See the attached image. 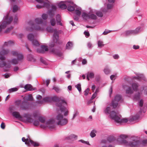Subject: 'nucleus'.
Listing matches in <instances>:
<instances>
[{"label": "nucleus", "instance_id": "obj_26", "mask_svg": "<svg viewBox=\"0 0 147 147\" xmlns=\"http://www.w3.org/2000/svg\"><path fill=\"white\" fill-rule=\"evenodd\" d=\"M131 86L133 90L134 91H136L139 86L138 84V83H134L132 84Z\"/></svg>", "mask_w": 147, "mask_h": 147}, {"label": "nucleus", "instance_id": "obj_51", "mask_svg": "<svg viewBox=\"0 0 147 147\" xmlns=\"http://www.w3.org/2000/svg\"><path fill=\"white\" fill-rule=\"evenodd\" d=\"M79 141L81 142L82 143L85 144L89 145H90L89 142L88 141H86L82 140H79Z\"/></svg>", "mask_w": 147, "mask_h": 147}, {"label": "nucleus", "instance_id": "obj_21", "mask_svg": "<svg viewBox=\"0 0 147 147\" xmlns=\"http://www.w3.org/2000/svg\"><path fill=\"white\" fill-rule=\"evenodd\" d=\"M24 117L26 118V120L28 122L32 123L33 122L32 119L30 115L29 114L27 113L24 114Z\"/></svg>", "mask_w": 147, "mask_h": 147}, {"label": "nucleus", "instance_id": "obj_46", "mask_svg": "<svg viewBox=\"0 0 147 147\" xmlns=\"http://www.w3.org/2000/svg\"><path fill=\"white\" fill-rule=\"evenodd\" d=\"M113 7V4L108 3L107 5V8L108 9H112Z\"/></svg>", "mask_w": 147, "mask_h": 147}, {"label": "nucleus", "instance_id": "obj_10", "mask_svg": "<svg viewBox=\"0 0 147 147\" xmlns=\"http://www.w3.org/2000/svg\"><path fill=\"white\" fill-rule=\"evenodd\" d=\"M141 28V27L139 26L137 28L134 30H130L126 31L125 32V35L126 36H127L131 35L137 34L139 32Z\"/></svg>", "mask_w": 147, "mask_h": 147}, {"label": "nucleus", "instance_id": "obj_13", "mask_svg": "<svg viewBox=\"0 0 147 147\" xmlns=\"http://www.w3.org/2000/svg\"><path fill=\"white\" fill-rule=\"evenodd\" d=\"M51 9L48 11V13L50 17H53L55 15L54 11L56 10L57 7L53 5H51Z\"/></svg>", "mask_w": 147, "mask_h": 147}, {"label": "nucleus", "instance_id": "obj_18", "mask_svg": "<svg viewBox=\"0 0 147 147\" xmlns=\"http://www.w3.org/2000/svg\"><path fill=\"white\" fill-rule=\"evenodd\" d=\"M74 3L71 1L69 2L68 3H66L67 6V10L69 11H73L74 9L75 8L74 6L72 5H73Z\"/></svg>", "mask_w": 147, "mask_h": 147}, {"label": "nucleus", "instance_id": "obj_50", "mask_svg": "<svg viewBox=\"0 0 147 147\" xmlns=\"http://www.w3.org/2000/svg\"><path fill=\"white\" fill-rule=\"evenodd\" d=\"M75 13L78 16H80L81 14V12L78 10H76L75 11Z\"/></svg>", "mask_w": 147, "mask_h": 147}, {"label": "nucleus", "instance_id": "obj_4", "mask_svg": "<svg viewBox=\"0 0 147 147\" xmlns=\"http://www.w3.org/2000/svg\"><path fill=\"white\" fill-rule=\"evenodd\" d=\"M51 101H54L56 102V103H61V102L63 103L66 104V102L63 99L61 98H58L57 96H54L52 98L50 97H46L43 98V100L39 101L36 102V103L38 104H42L43 102H51Z\"/></svg>", "mask_w": 147, "mask_h": 147}, {"label": "nucleus", "instance_id": "obj_24", "mask_svg": "<svg viewBox=\"0 0 147 147\" xmlns=\"http://www.w3.org/2000/svg\"><path fill=\"white\" fill-rule=\"evenodd\" d=\"M29 40L31 41L32 42L33 40H34V36L32 34H30L28 35L27 36Z\"/></svg>", "mask_w": 147, "mask_h": 147}, {"label": "nucleus", "instance_id": "obj_53", "mask_svg": "<svg viewBox=\"0 0 147 147\" xmlns=\"http://www.w3.org/2000/svg\"><path fill=\"white\" fill-rule=\"evenodd\" d=\"M97 15L100 17H102L103 16V14L102 12L100 11H98L96 13Z\"/></svg>", "mask_w": 147, "mask_h": 147}, {"label": "nucleus", "instance_id": "obj_45", "mask_svg": "<svg viewBox=\"0 0 147 147\" xmlns=\"http://www.w3.org/2000/svg\"><path fill=\"white\" fill-rule=\"evenodd\" d=\"M104 72L105 74H108L110 73L111 71L108 68L106 67L104 69Z\"/></svg>", "mask_w": 147, "mask_h": 147}, {"label": "nucleus", "instance_id": "obj_41", "mask_svg": "<svg viewBox=\"0 0 147 147\" xmlns=\"http://www.w3.org/2000/svg\"><path fill=\"white\" fill-rule=\"evenodd\" d=\"M50 23L52 26H54L56 24V21L55 19L53 18H52L50 20Z\"/></svg>", "mask_w": 147, "mask_h": 147}, {"label": "nucleus", "instance_id": "obj_56", "mask_svg": "<svg viewBox=\"0 0 147 147\" xmlns=\"http://www.w3.org/2000/svg\"><path fill=\"white\" fill-rule=\"evenodd\" d=\"M82 16V17L84 19H86L87 17H88V15L85 13H83Z\"/></svg>", "mask_w": 147, "mask_h": 147}, {"label": "nucleus", "instance_id": "obj_17", "mask_svg": "<svg viewBox=\"0 0 147 147\" xmlns=\"http://www.w3.org/2000/svg\"><path fill=\"white\" fill-rule=\"evenodd\" d=\"M54 34L53 36V41L55 43H56L59 39L58 32L56 29L54 30Z\"/></svg>", "mask_w": 147, "mask_h": 147}, {"label": "nucleus", "instance_id": "obj_49", "mask_svg": "<svg viewBox=\"0 0 147 147\" xmlns=\"http://www.w3.org/2000/svg\"><path fill=\"white\" fill-rule=\"evenodd\" d=\"M47 30L49 32H53V29L51 27H48L47 28Z\"/></svg>", "mask_w": 147, "mask_h": 147}, {"label": "nucleus", "instance_id": "obj_42", "mask_svg": "<svg viewBox=\"0 0 147 147\" xmlns=\"http://www.w3.org/2000/svg\"><path fill=\"white\" fill-rule=\"evenodd\" d=\"M87 75L89 76L90 78H94V73L93 72H88Z\"/></svg>", "mask_w": 147, "mask_h": 147}, {"label": "nucleus", "instance_id": "obj_64", "mask_svg": "<svg viewBox=\"0 0 147 147\" xmlns=\"http://www.w3.org/2000/svg\"><path fill=\"white\" fill-rule=\"evenodd\" d=\"M144 94L147 95V87H144Z\"/></svg>", "mask_w": 147, "mask_h": 147}, {"label": "nucleus", "instance_id": "obj_19", "mask_svg": "<svg viewBox=\"0 0 147 147\" xmlns=\"http://www.w3.org/2000/svg\"><path fill=\"white\" fill-rule=\"evenodd\" d=\"M69 2H65V4L63 2H61L59 4L58 6L59 8L61 9H65L67 8V5L66 3H68Z\"/></svg>", "mask_w": 147, "mask_h": 147}, {"label": "nucleus", "instance_id": "obj_62", "mask_svg": "<svg viewBox=\"0 0 147 147\" xmlns=\"http://www.w3.org/2000/svg\"><path fill=\"white\" fill-rule=\"evenodd\" d=\"M90 91L89 88H87L86 90L84 91V95L85 96H87L88 94Z\"/></svg>", "mask_w": 147, "mask_h": 147}, {"label": "nucleus", "instance_id": "obj_22", "mask_svg": "<svg viewBox=\"0 0 147 147\" xmlns=\"http://www.w3.org/2000/svg\"><path fill=\"white\" fill-rule=\"evenodd\" d=\"M24 88L28 90H34V89L32 87V86L30 84H26L24 86Z\"/></svg>", "mask_w": 147, "mask_h": 147}, {"label": "nucleus", "instance_id": "obj_31", "mask_svg": "<svg viewBox=\"0 0 147 147\" xmlns=\"http://www.w3.org/2000/svg\"><path fill=\"white\" fill-rule=\"evenodd\" d=\"M27 59L28 61H35L33 56L31 54H29L27 56Z\"/></svg>", "mask_w": 147, "mask_h": 147}, {"label": "nucleus", "instance_id": "obj_27", "mask_svg": "<svg viewBox=\"0 0 147 147\" xmlns=\"http://www.w3.org/2000/svg\"><path fill=\"white\" fill-rule=\"evenodd\" d=\"M51 52L54 54L58 55L59 56H61V54L58 52L57 50L54 49H52L51 50Z\"/></svg>", "mask_w": 147, "mask_h": 147}, {"label": "nucleus", "instance_id": "obj_48", "mask_svg": "<svg viewBox=\"0 0 147 147\" xmlns=\"http://www.w3.org/2000/svg\"><path fill=\"white\" fill-rule=\"evenodd\" d=\"M39 121L42 123H44L45 121V119L44 118L42 117H40L38 118Z\"/></svg>", "mask_w": 147, "mask_h": 147}, {"label": "nucleus", "instance_id": "obj_58", "mask_svg": "<svg viewBox=\"0 0 147 147\" xmlns=\"http://www.w3.org/2000/svg\"><path fill=\"white\" fill-rule=\"evenodd\" d=\"M13 27H11L9 28H7L6 30L5 31V32L6 33H9L12 29Z\"/></svg>", "mask_w": 147, "mask_h": 147}, {"label": "nucleus", "instance_id": "obj_60", "mask_svg": "<svg viewBox=\"0 0 147 147\" xmlns=\"http://www.w3.org/2000/svg\"><path fill=\"white\" fill-rule=\"evenodd\" d=\"M97 95V93H94L93 95H92L91 98V101L94 98H95Z\"/></svg>", "mask_w": 147, "mask_h": 147}, {"label": "nucleus", "instance_id": "obj_29", "mask_svg": "<svg viewBox=\"0 0 147 147\" xmlns=\"http://www.w3.org/2000/svg\"><path fill=\"white\" fill-rule=\"evenodd\" d=\"M32 43L33 45L35 47H38L40 45L38 41L35 39L33 40Z\"/></svg>", "mask_w": 147, "mask_h": 147}, {"label": "nucleus", "instance_id": "obj_3", "mask_svg": "<svg viewBox=\"0 0 147 147\" xmlns=\"http://www.w3.org/2000/svg\"><path fill=\"white\" fill-rule=\"evenodd\" d=\"M43 28L40 27L38 24H35L34 21L30 20L28 22L26 28L27 31L32 32L34 30L42 31L44 30Z\"/></svg>", "mask_w": 147, "mask_h": 147}, {"label": "nucleus", "instance_id": "obj_7", "mask_svg": "<svg viewBox=\"0 0 147 147\" xmlns=\"http://www.w3.org/2000/svg\"><path fill=\"white\" fill-rule=\"evenodd\" d=\"M8 15H7L5 19H4V21L0 25V32H1L3 29L5 28L7 25L11 23L13 20V18L11 17L8 18Z\"/></svg>", "mask_w": 147, "mask_h": 147}, {"label": "nucleus", "instance_id": "obj_43", "mask_svg": "<svg viewBox=\"0 0 147 147\" xmlns=\"http://www.w3.org/2000/svg\"><path fill=\"white\" fill-rule=\"evenodd\" d=\"M140 93L139 92L138 93L135 95L134 96V98L136 100L139 99L140 97Z\"/></svg>", "mask_w": 147, "mask_h": 147}, {"label": "nucleus", "instance_id": "obj_36", "mask_svg": "<svg viewBox=\"0 0 147 147\" xmlns=\"http://www.w3.org/2000/svg\"><path fill=\"white\" fill-rule=\"evenodd\" d=\"M9 62L14 64H16L18 63V61L16 59H13L9 61Z\"/></svg>", "mask_w": 147, "mask_h": 147}, {"label": "nucleus", "instance_id": "obj_2", "mask_svg": "<svg viewBox=\"0 0 147 147\" xmlns=\"http://www.w3.org/2000/svg\"><path fill=\"white\" fill-rule=\"evenodd\" d=\"M127 138V136L122 135L118 138L117 140L120 143L132 147L137 146L139 144L140 142L139 140L133 139H132L133 140L132 142L128 143L127 141L125 140Z\"/></svg>", "mask_w": 147, "mask_h": 147}, {"label": "nucleus", "instance_id": "obj_30", "mask_svg": "<svg viewBox=\"0 0 147 147\" xmlns=\"http://www.w3.org/2000/svg\"><path fill=\"white\" fill-rule=\"evenodd\" d=\"M57 23L61 26H62V24L61 22L60 16L59 15H57L56 17Z\"/></svg>", "mask_w": 147, "mask_h": 147}, {"label": "nucleus", "instance_id": "obj_23", "mask_svg": "<svg viewBox=\"0 0 147 147\" xmlns=\"http://www.w3.org/2000/svg\"><path fill=\"white\" fill-rule=\"evenodd\" d=\"M24 100L25 101L26 100L32 101L33 100L32 96L31 94L28 95L24 97Z\"/></svg>", "mask_w": 147, "mask_h": 147}, {"label": "nucleus", "instance_id": "obj_55", "mask_svg": "<svg viewBox=\"0 0 147 147\" xmlns=\"http://www.w3.org/2000/svg\"><path fill=\"white\" fill-rule=\"evenodd\" d=\"M98 45L99 47H101L104 46V45L103 44V42L102 41H99L98 42Z\"/></svg>", "mask_w": 147, "mask_h": 147}, {"label": "nucleus", "instance_id": "obj_5", "mask_svg": "<svg viewBox=\"0 0 147 147\" xmlns=\"http://www.w3.org/2000/svg\"><path fill=\"white\" fill-rule=\"evenodd\" d=\"M63 118V115L61 113H59L57 115L56 118V122L58 125L63 126L67 123V119Z\"/></svg>", "mask_w": 147, "mask_h": 147}, {"label": "nucleus", "instance_id": "obj_61", "mask_svg": "<svg viewBox=\"0 0 147 147\" xmlns=\"http://www.w3.org/2000/svg\"><path fill=\"white\" fill-rule=\"evenodd\" d=\"M135 78L136 79H137V80H141V79H142L143 80H145L146 79V78L144 77H141L139 76V77H137V78Z\"/></svg>", "mask_w": 147, "mask_h": 147}, {"label": "nucleus", "instance_id": "obj_34", "mask_svg": "<svg viewBox=\"0 0 147 147\" xmlns=\"http://www.w3.org/2000/svg\"><path fill=\"white\" fill-rule=\"evenodd\" d=\"M73 46V44L71 42H68L66 45V49H70Z\"/></svg>", "mask_w": 147, "mask_h": 147}, {"label": "nucleus", "instance_id": "obj_16", "mask_svg": "<svg viewBox=\"0 0 147 147\" xmlns=\"http://www.w3.org/2000/svg\"><path fill=\"white\" fill-rule=\"evenodd\" d=\"M48 50L47 47L42 45L41 46L40 49H37V51L40 53H44L45 51H47Z\"/></svg>", "mask_w": 147, "mask_h": 147}, {"label": "nucleus", "instance_id": "obj_1", "mask_svg": "<svg viewBox=\"0 0 147 147\" xmlns=\"http://www.w3.org/2000/svg\"><path fill=\"white\" fill-rule=\"evenodd\" d=\"M111 108L107 107L104 110L105 113L107 114H110V115L112 119L115 120L116 122L119 123H126L128 121V120L126 118L121 119V116L118 115V113H116L114 111H112L111 112Z\"/></svg>", "mask_w": 147, "mask_h": 147}, {"label": "nucleus", "instance_id": "obj_15", "mask_svg": "<svg viewBox=\"0 0 147 147\" xmlns=\"http://www.w3.org/2000/svg\"><path fill=\"white\" fill-rule=\"evenodd\" d=\"M29 103L26 101L24 100L20 106L21 109L22 110H26L29 107Z\"/></svg>", "mask_w": 147, "mask_h": 147}, {"label": "nucleus", "instance_id": "obj_28", "mask_svg": "<svg viewBox=\"0 0 147 147\" xmlns=\"http://www.w3.org/2000/svg\"><path fill=\"white\" fill-rule=\"evenodd\" d=\"M13 115L16 118H21V117L20 116V113L18 112L15 111L12 113Z\"/></svg>", "mask_w": 147, "mask_h": 147}, {"label": "nucleus", "instance_id": "obj_9", "mask_svg": "<svg viewBox=\"0 0 147 147\" xmlns=\"http://www.w3.org/2000/svg\"><path fill=\"white\" fill-rule=\"evenodd\" d=\"M55 121L53 119H51L47 121L46 124L40 125V127L43 128L48 127L50 129H53L55 127L54 125Z\"/></svg>", "mask_w": 147, "mask_h": 147}, {"label": "nucleus", "instance_id": "obj_47", "mask_svg": "<svg viewBox=\"0 0 147 147\" xmlns=\"http://www.w3.org/2000/svg\"><path fill=\"white\" fill-rule=\"evenodd\" d=\"M89 18L94 20L96 19L97 17L96 15L94 14H91L89 16Z\"/></svg>", "mask_w": 147, "mask_h": 147}, {"label": "nucleus", "instance_id": "obj_52", "mask_svg": "<svg viewBox=\"0 0 147 147\" xmlns=\"http://www.w3.org/2000/svg\"><path fill=\"white\" fill-rule=\"evenodd\" d=\"M112 32V31L109 30H106L103 33V34L104 35L107 34L109 33Z\"/></svg>", "mask_w": 147, "mask_h": 147}, {"label": "nucleus", "instance_id": "obj_32", "mask_svg": "<svg viewBox=\"0 0 147 147\" xmlns=\"http://www.w3.org/2000/svg\"><path fill=\"white\" fill-rule=\"evenodd\" d=\"M14 43V42L13 41L10 40L7 42H4L3 45L4 46H8L11 45Z\"/></svg>", "mask_w": 147, "mask_h": 147}, {"label": "nucleus", "instance_id": "obj_6", "mask_svg": "<svg viewBox=\"0 0 147 147\" xmlns=\"http://www.w3.org/2000/svg\"><path fill=\"white\" fill-rule=\"evenodd\" d=\"M56 106L58 107L57 109L58 110V112L59 113H60V112H62L65 111V113H64V115L65 116H67L68 115V111L67 109L64 107V106L65 105H67V102L66 104L64 103H63L61 102V103H57L56 104Z\"/></svg>", "mask_w": 147, "mask_h": 147}, {"label": "nucleus", "instance_id": "obj_12", "mask_svg": "<svg viewBox=\"0 0 147 147\" xmlns=\"http://www.w3.org/2000/svg\"><path fill=\"white\" fill-rule=\"evenodd\" d=\"M11 54L13 56L16 57L18 61L21 60L24 58V56L22 54L16 51H12Z\"/></svg>", "mask_w": 147, "mask_h": 147}, {"label": "nucleus", "instance_id": "obj_57", "mask_svg": "<svg viewBox=\"0 0 147 147\" xmlns=\"http://www.w3.org/2000/svg\"><path fill=\"white\" fill-rule=\"evenodd\" d=\"M138 119V117L137 116H134L131 118L130 120L131 121H133L136 120Z\"/></svg>", "mask_w": 147, "mask_h": 147}, {"label": "nucleus", "instance_id": "obj_59", "mask_svg": "<svg viewBox=\"0 0 147 147\" xmlns=\"http://www.w3.org/2000/svg\"><path fill=\"white\" fill-rule=\"evenodd\" d=\"M47 17V15L46 14H43L42 15V18L44 20H46Z\"/></svg>", "mask_w": 147, "mask_h": 147}, {"label": "nucleus", "instance_id": "obj_20", "mask_svg": "<svg viewBox=\"0 0 147 147\" xmlns=\"http://www.w3.org/2000/svg\"><path fill=\"white\" fill-rule=\"evenodd\" d=\"M9 52V51L8 49H2L0 52V55L1 56L6 55L8 54Z\"/></svg>", "mask_w": 147, "mask_h": 147}, {"label": "nucleus", "instance_id": "obj_35", "mask_svg": "<svg viewBox=\"0 0 147 147\" xmlns=\"http://www.w3.org/2000/svg\"><path fill=\"white\" fill-rule=\"evenodd\" d=\"M134 91L133 90L131 89L130 87H129L126 90V94H131L133 93Z\"/></svg>", "mask_w": 147, "mask_h": 147}, {"label": "nucleus", "instance_id": "obj_14", "mask_svg": "<svg viewBox=\"0 0 147 147\" xmlns=\"http://www.w3.org/2000/svg\"><path fill=\"white\" fill-rule=\"evenodd\" d=\"M5 57L3 56H0V67H3L5 66L6 67H10L11 66L10 65H9L8 66H7L6 62L4 61L3 60H5Z\"/></svg>", "mask_w": 147, "mask_h": 147}, {"label": "nucleus", "instance_id": "obj_63", "mask_svg": "<svg viewBox=\"0 0 147 147\" xmlns=\"http://www.w3.org/2000/svg\"><path fill=\"white\" fill-rule=\"evenodd\" d=\"M108 140L109 142H111L114 140V138L113 137H109L108 138Z\"/></svg>", "mask_w": 147, "mask_h": 147}, {"label": "nucleus", "instance_id": "obj_39", "mask_svg": "<svg viewBox=\"0 0 147 147\" xmlns=\"http://www.w3.org/2000/svg\"><path fill=\"white\" fill-rule=\"evenodd\" d=\"M77 138V136L74 134H71L69 137H67V139H76Z\"/></svg>", "mask_w": 147, "mask_h": 147}, {"label": "nucleus", "instance_id": "obj_11", "mask_svg": "<svg viewBox=\"0 0 147 147\" xmlns=\"http://www.w3.org/2000/svg\"><path fill=\"white\" fill-rule=\"evenodd\" d=\"M22 140L23 142H25L26 144L28 145H30V143L34 146H39V144L36 142H34V141L28 138L26 139L24 137H23L22 138Z\"/></svg>", "mask_w": 147, "mask_h": 147}, {"label": "nucleus", "instance_id": "obj_54", "mask_svg": "<svg viewBox=\"0 0 147 147\" xmlns=\"http://www.w3.org/2000/svg\"><path fill=\"white\" fill-rule=\"evenodd\" d=\"M18 90V88H11L9 90L10 92H15Z\"/></svg>", "mask_w": 147, "mask_h": 147}, {"label": "nucleus", "instance_id": "obj_44", "mask_svg": "<svg viewBox=\"0 0 147 147\" xmlns=\"http://www.w3.org/2000/svg\"><path fill=\"white\" fill-rule=\"evenodd\" d=\"M75 86L80 92L81 91V85L80 84H78Z\"/></svg>", "mask_w": 147, "mask_h": 147}, {"label": "nucleus", "instance_id": "obj_37", "mask_svg": "<svg viewBox=\"0 0 147 147\" xmlns=\"http://www.w3.org/2000/svg\"><path fill=\"white\" fill-rule=\"evenodd\" d=\"M96 131L95 130L93 129L91 131L90 135L92 138H93L95 137L96 136Z\"/></svg>", "mask_w": 147, "mask_h": 147}, {"label": "nucleus", "instance_id": "obj_40", "mask_svg": "<svg viewBox=\"0 0 147 147\" xmlns=\"http://www.w3.org/2000/svg\"><path fill=\"white\" fill-rule=\"evenodd\" d=\"M143 100L142 99L140 100L139 102V106L140 107V110H141L142 109V108H141V107H142L143 106Z\"/></svg>", "mask_w": 147, "mask_h": 147}, {"label": "nucleus", "instance_id": "obj_8", "mask_svg": "<svg viewBox=\"0 0 147 147\" xmlns=\"http://www.w3.org/2000/svg\"><path fill=\"white\" fill-rule=\"evenodd\" d=\"M122 100L121 96L120 95L117 94L115 96L114 99L112 100L111 102L113 108H115L118 105V102L121 101Z\"/></svg>", "mask_w": 147, "mask_h": 147}, {"label": "nucleus", "instance_id": "obj_25", "mask_svg": "<svg viewBox=\"0 0 147 147\" xmlns=\"http://www.w3.org/2000/svg\"><path fill=\"white\" fill-rule=\"evenodd\" d=\"M34 22L36 24H39L42 23L43 20L41 18H37L35 19Z\"/></svg>", "mask_w": 147, "mask_h": 147}, {"label": "nucleus", "instance_id": "obj_33", "mask_svg": "<svg viewBox=\"0 0 147 147\" xmlns=\"http://www.w3.org/2000/svg\"><path fill=\"white\" fill-rule=\"evenodd\" d=\"M20 7L16 5H14L13 7V12L14 13L16 12L20 9Z\"/></svg>", "mask_w": 147, "mask_h": 147}, {"label": "nucleus", "instance_id": "obj_38", "mask_svg": "<svg viewBox=\"0 0 147 147\" xmlns=\"http://www.w3.org/2000/svg\"><path fill=\"white\" fill-rule=\"evenodd\" d=\"M43 7H45L48 9H49L50 7V5L49 3L48 2H44V1L43 3Z\"/></svg>", "mask_w": 147, "mask_h": 147}]
</instances>
